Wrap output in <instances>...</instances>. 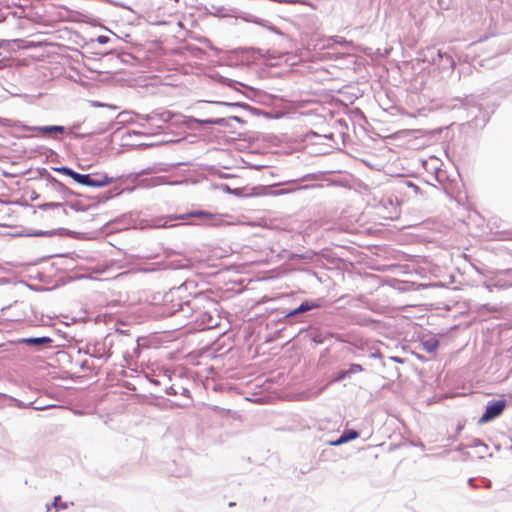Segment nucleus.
I'll list each match as a JSON object with an SVG mask.
<instances>
[{
    "label": "nucleus",
    "mask_w": 512,
    "mask_h": 512,
    "mask_svg": "<svg viewBox=\"0 0 512 512\" xmlns=\"http://www.w3.org/2000/svg\"><path fill=\"white\" fill-rule=\"evenodd\" d=\"M92 176V180L95 181L97 184H93L92 187H103L110 183H112L113 179L108 177L106 174L103 173H92L90 174Z\"/></svg>",
    "instance_id": "20e7f679"
},
{
    "label": "nucleus",
    "mask_w": 512,
    "mask_h": 512,
    "mask_svg": "<svg viewBox=\"0 0 512 512\" xmlns=\"http://www.w3.org/2000/svg\"><path fill=\"white\" fill-rule=\"evenodd\" d=\"M39 130L41 131L42 134L46 135V134H49L51 132H63V127L62 126H45V127H41L39 128Z\"/></svg>",
    "instance_id": "9d476101"
},
{
    "label": "nucleus",
    "mask_w": 512,
    "mask_h": 512,
    "mask_svg": "<svg viewBox=\"0 0 512 512\" xmlns=\"http://www.w3.org/2000/svg\"><path fill=\"white\" fill-rule=\"evenodd\" d=\"M316 307L317 305L315 304H309L308 302H304L297 309L293 310L289 315H296L298 313L306 312Z\"/></svg>",
    "instance_id": "6e6552de"
},
{
    "label": "nucleus",
    "mask_w": 512,
    "mask_h": 512,
    "mask_svg": "<svg viewBox=\"0 0 512 512\" xmlns=\"http://www.w3.org/2000/svg\"><path fill=\"white\" fill-rule=\"evenodd\" d=\"M423 349L429 353L435 352L438 349L439 342L436 339H429L422 343Z\"/></svg>",
    "instance_id": "0eeeda50"
},
{
    "label": "nucleus",
    "mask_w": 512,
    "mask_h": 512,
    "mask_svg": "<svg viewBox=\"0 0 512 512\" xmlns=\"http://www.w3.org/2000/svg\"><path fill=\"white\" fill-rule=\"evenodd\" d=\"M347 376H349V372L347 370H343V371H340L337 376L334 378V381H342L343 379H345Z\"/></svg>",
    "instance_id": "f8f14e48"
},
{
    "label": "nucleus",
    "mask_w": 512,
    "mask_h": 512,
    "mask_svg": "<svg viewBox=\"0 0 512 512\" xmlns=\"http://www.w3.org/2000/svg\"><path fill=\"white\" fill-rule=\"evenodd\" d=\"M505 406L506 402L504 400L489 402L488 405L486 406L485 412L478 420V424H485L495 419L496 417L500 416L503 413Z\"/></svg>",
    "instance_id": "f03ea898"
},
{
    "label": "nucleus",
    "mask_w": 512,
    "mask_h": 512,
    "mask_svg": "<svg viewBox=\"0 0 512 512\" xmlns=\"http://www.w3.org/2000/svg\"><path fill=\"white\" fill-rule=\"evenodd\" d=\"M57 171L66 176H69L75 182H77L81 185L92 187L93 184H97L95 181H93L91 179L92 176H90V174H80L68 167H61V168L57 169Z\"/></svg>",
    "instance_id": "7ed1b4c3"
},
{
    "label": "nucleus",
    "mask_w": 512,
    "mask_h": 512,
    "mask_svg": "<svg viewBox=\"0 0 512 512\" xmlns=\"http://www.w3.org/2000/svg\"><path fill=\"white\" fill-rule=\"evenodd\" d=\"M190 121L191 122H195V123H199V124H223L224 123V119L223 118H219V119H196V118H191Z\"/></svg>",
    "instance_id": "1a4fd4ad"
},
{
    "label": "nucleus",
    "mask_w": 512,
    "mask_h": 512,
    "mask_svg": "<svg viewBox=\"0 0 512 512\" xmlns=\"http://www.w3.org/2000/svg\"><path fill=\"white\" fill-rule=\"evenodd\" d=\"M390 360L395 362V363H400V364L404 363V360L402 358H400V357H397V356L390 357Z\"/></svg>",
    "instance_id": "4468645a"
},
{
    "label": "nucleus",
    "mask_w": 512,
    "mask_h": 512,
    "mask_svg": "<svg viewBox=\"0 0 512 512\" xmlns=\"http://www.w3.org/2000/svg\"><path fill=\"white\" fill-rule=\"evenodd\" d=\"M23 343L27 345H43L51 343L52 340L49 337H37V338H25L22 340Z\"/></svg>",
    "instance_id": "423d86ee"
},
{
    "label": "nucleus",
    "mask_w": 512,
    "mask_h": 512,
    "mask_svg": "<svg viewBox=\"0 0 512 512\" xmlns=\"http://www.w3.org/2000/svg\"><path fill=\"white\" fill-rule=\"evenodd\" d=\"M59 499H60V497H59V496L55 498V501H54V503H53L54 507H57V503H58V500H59Z\"/></svg>",
    "instance_id": "2eb2a0df"
},
{
    "label": "nucleus",
    "mask_w": 512,
    "mask_h": 512,
    "mask_svg": "<svg viewBox=\"0 0 512 512\" xmlns=\"http://www.w3.org/2000/svg\"><path fill=\"white\" fill-rule=\"evenodd\" d=\"M350 374H355L363 371V367L360 364H351L350 368L347 370Z\"/></svg>",
    "instance_id": "9b49d317"
},
{
    "label": "nucleus",
    "mask_w": 512,
    "mask_h": 512,
    "mask_svg": "<svg viewBox=\"0 0 512 512\" xmlns=\"http://www.w3.org/2000/svg\"><path fill=\"white\" fill-rule=\"evenodd\" d=\"M358 436H359V434H358L357 431L350 430L348 432H345L338 440L332 441L330 444L334 445V446L341 445V444L346 443V442H348L350 440L356 439Z\"/></svg>",
    "instance_id": "39448f33"
},
{
    "label": "nucleus",
    "mask_w": 512,
    "mask_h": 512,
    "mask_svg": "<svg viewBox=\"0 0 512 512\" xmlns=\"http://www.w3.org/2000/svg\"><path fill=\"white\" fill-rule=\"evenodd\" d=\"M410 186H412L416 192H417V190L419 189V188H418V186H416V185H414V184H412V183H410Z\"/></svg>",
    "instance_id": "dca6fc26"
},
{
    "label": "nucleus",
    "mask_w": 512,
    "mask_h": 512,
    "mask_svg": "<svg viewBox=\"0 0 512 512\" xmlns=\"http://www.w3.org/2000/svg\"><path fill=\"white\" fill-rule=\"evenodd\" d=\"M47 207H52V208H56V209H60V210L64 211V207L60 203H50V204H45L42 206V208H47Z\"/></svg>",
    "instance_id": "ddd939ff"
},
{
    "label": "nucleus",
    "mask_w": 512,
    "mask_h": 512,
    "mask_svg": "<svg viewBox=\"0 0 512 512\" xmlns=\"http://www.w3.org/2000/svg\"><path fill=\"white\" fill-rule=\"evenodd\" d=\"M199 218L202 219V224L210 225V226H220L224 223L223 215L221 214H213L207 211L198 210L190 213L180 214L174 217L176 220H187L189 218Z\"/></svg>",
    "instance_id": "f257e3e1"
}]
</instances>
